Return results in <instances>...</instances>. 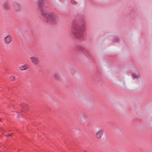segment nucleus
<instances>
[{"instance_id":"1","label":"nucleus","mask_w":152,"mask_h":152,"mask_svg":"<svg viewBox=\"0 0 152 152\" xmlns=\"http://www.w3.org/2000/svg\"><path fill=\"white\" fill-rule=\"evenodd\" d=\"M85 28L84 24H81L78 21H74L72 23L71 28V34L75 39H81L83 37Z\"/></svg>"},{"instance_id":"2","label":"nucleus","mask_w":152,"mask_h":152,"mask_svg":"<svg viewBox=\"0 0 152 152\" xmlns=\"http://www.w3.org/2000/svg\"><path fill=\"white\" fill-rule=\"evenodd\" d=\"M39 13L46 20L52 24L56 23L59 21L57 15L54 13L47 12L46 10H39Z\"/></svg>"},{"instance_id":"3","label":"nucleus","mask_w":152,"mask_h":152,"mask_svg":"<svg viewBox=\"0 0 152 152\" xmlns=\"http://www.w3.org/2000/svg\"><path fill=\"white\" fill-rule=\"evenodd\" d=\"M31 62L32 64L35 65L38 64L39 62V58L37 56H32L30 58Z\"/></svg>"},{"instance_id":"4","label":"nucleus","mask_w":152,"mask_h":152,"mask_svg":"<svg viewBox=\"0 0 152 152\" xmlns=\"http://www.w3.org/2000/svg\"><path fill=\"white\" fill-rule=\"evenodd\" d=\"M12 36L10 34L7 35L4 39V43L6 45H9L12 41Z\"/></svg>"},{"instance_id":"5","label":"nucleus","mask_w":152,"mask_h":152,"mask_svg":"<svg viewBox=\"0 0 152 152\" xmlns=\"http://www.w3.org/2000/svg\"><path fill=\"white\" fill-rule=\"evenodd\" d=\"M103 130L102 129H99L96 133V137L98 139H100L103 135Z\"/></svg>"},{"instance_id":"6","label":"nucleus","mask_w":152,"mask_h":152,"mask_svg":"<svg viewBox=\"0 0 152 152\" xmlns=\"http://www.w3.org/2000/svg\"><path fill=\"white\" fill-rule=\"evenodd\" d=\"M38 5L40 8H43L47 6L44 0H39L38 2Z\"/></svg>"},{"instance_id":"7","label":"nucleus","mask_w":152,"mask_h":152,"mask_svg":"<svg viewBox=\"0 0 152 152\" xmlns=\"http://www.w3.org/2000/svg\"><path fill=\"white\" fill-rule=\"evenodd\" d=\"M29 68L28 65L25 64L19 67V69L21 71L25 70Z\"/></svg>"},{"instance_id":"8","label":"nucleus","mask_w":152,"mask_h":152,"mask_svg":"<svg viewBox=\"0 0 152 152\" xmlns=\"http://www.w3.org/2000/svg\"><path fill=\"white\" fill-rule=\"evenodd\" d=\"M76 49L77 50L85 51V49L82 46L80 45H77L76 46Z\"/></svg>"},{"instance_id":"9","label":"nucleus","mask_w":152,"mask_h":152,"mask_svg":"<svg viewBox=\"0 0 152 152\" xmlns=\"http://www.w3.org/2000/svg\"><path fill=\"white\" fill-rule=\"evenodd\" d=\"M132 76L133 77L134 79H138L140 78V75L138 74H135L132 75Z\"/></svg>"},{"instance_id":"10","label":"nucleus","mask_w":152,"mask_h":152,"mask_svg":"<svg viewBox=\"0 0 152 152\" xmlns=\"http://www.w3.org/2000/svg\"><path fill=\"white\" fill-rule=\"evenodd\" d=\"M4 7L5 8L7 9L9 8L10 6L8 4L6 3L4 4Z\"/></svg>"},{"instance_id":"11","label":"nucleus","mask_w":152,"mask_h":152,"mask_svg":"<svg viewBox=\"0 0 152 152\" xmlns=\"http://www.w3.org/2000/svg\"><path fill=\"white\" fill-rule=\"evenodd\" d=\"M53 76L54 78L56 79H58L59 78V75L58 74L56 73L53 75Z\"/></svg>"},{"instance_id":"12","label":"nucleus","mask_w":152,"mask_h":152,"mask_svg":"<svg viewBox=\"0 0 152 152\" xmlns=\"http://www.w3.org/2000/svg\"><path fill=\"white\" fill-rule=\"evenodd\" d=\"M15 76H10V80L12 81H13L15 80Z\"/></svg>"},{"instance_id":"13","label":"nucleus","mask_w":152,"mask_h":152,"mask_svg":"<svg viewBox=\"0 0 152 152\" xmlns=\"http://www.w3.org/2000/svg\"><path fill=\"white\" fill-rule=\"evenodd\" d=\"M71 3L73 4H77V2L74 0H71Z\"/></svg>"},{"instance_id":"14","label":"nucleus","mask_w":152,"mask_h":152,"mask_svg":"<svg viewBox=\"0 0 152 152\" xmlns=\"http://www.w3.org/2000/svg\"><path fill=\"white\" fill-rule=\"evenodd\" d=\"M13 134V133H12L10 134H8L7 135V137L10 136H12Z\"/></svg>"},{"instance_id":"15","label":"nucleus","mask_w":152,"mask_h":152,"mask_svg":"<svg viewBox=\"0 0 152 152\" xmlns=\"http://www.w3.org/2000/svg\"><path fill=\"white\" fill-rule=\"evenodd\" d=\"M24 105H25V106L23 107V108L26 107L27 106V105L26 104H24Z\"/></svg>"},{"instance_id":"16","label":"nucleus","mask_w":152,"mask_h":152,"mask_svg":"<svg viewBox=\"0 0 152 152\" xmlns=\"http://www.w3.org/2000/svg\"><path fill=\"white\" fill-rule=\"evenodd\" d=\"M84 152H87L86 151H84Z\"/></svg>"}]
</instances>
